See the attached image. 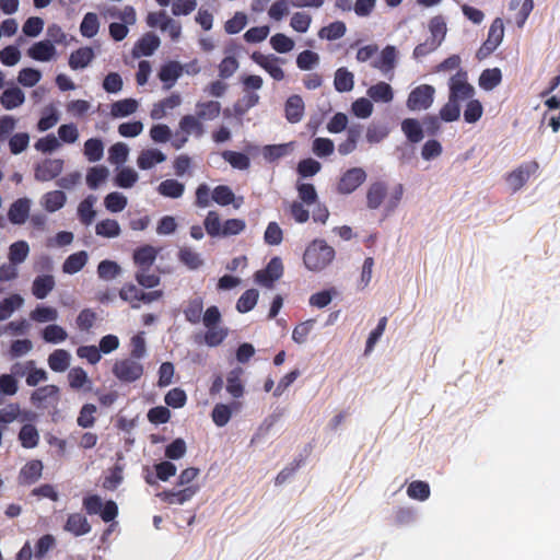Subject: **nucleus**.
Here are the masks:
<instances>
[{
	"instance_id": "nucleus-1",
	"label": "nucleus",
	"mask_w": 560,
	"mask_h": 560,
	"mask_svg": "<svg viewBox=\"0 0 560 560\" xmlns=\"http://www.w3.org/2000/svg\"><path fill=\"white\" fill-rule=\"evenodd\" d=\"M335 258V249L324 240H314L305 249L303 261L311 271H322Z\"/></svg>"
},
{
	"instance_id": "nucleus-2",
	"label": "nucleus",
	"mask_w": 560,
	"mask_h": 560,
	"mask_svg": "<svg viewBox=\"0 0 560 560\" xmlns=\"http://www.w3.org/2000/svg\"><path fill=\"white\" fill-rule=\"evenodd\" d=\"M448 88V97L458 103L467 100L469 101L475 93L474 86L468 83L467 72L463 69H458V71L451 77Z\"/></svg>"
},
{
	"instance_id": "nucleus-3",
	"label": "nucleus",
	"mask_w": 560,
	"mask_h": 560,
	"mask_svg": "<svg viewBox=\"0 0 560 560\" xmlns=\"http://www.w3.org/2000/svg\"><path fill=\"white\" fill-rule=\"evenodd\" d=\"M143 365L131 358L118 360L113 365V374L125 383L138 381L143 375Z\"/></svg>"
},
{
	"instance_id": "nucleus-4",
	"label": "nucleus",
	"mask_w": 560,
	"mask_h": 560,
	"mask_svg": "<svg viewBox=\"0 0 560 560\" xmlns=\"http://www.w3.org/2000/svg\"><path fill=\"white\" fill-rule=\"evenodd\" d=\"M366 173L361 167H352L347 170L340 176L336 190L340 195H350L355 191L365 180Z\"/></svg>"
},
{
	"instance_id": "nucleus-5",
	"label": "nucleus",
	"mask_w": 560,
	"mask_h": 560,
	"mask_svg": "<svg viewBox=\"0 0 560 560\" xmlns=\"http://www.w3.org/2000/svg\"><path fill=\"white\" fill-rule=\"evenodd\" d=\"M504 36V24L501 18H497L492 21L487 39L483 42L481 47L478 50V57L486 58L490 54H492L498 46L501 44Z\"/></svg>"
},
{
	"instance_id": "nucleus-6",
	"label": "nucleus",
	"mask_w": 560,
	"mask_h": 560,
	"mask_svg": "<svg viewBox=\"0 0 560 560\" xmlns=\"http://www.w3.org/2000/svg\"><path fill=\"white\" fill-rule=\"evenodd\" d=\"M538 168L539 164L536 161L524 162L509 173L505 179L511 189L517 191L528 182L532 175L537 173Z\"/></svg>"
},
{
	"instance_id": "nucleus-7",
	"label": "nucleus",
	"mask_w": 560,
	"mask_h": 560,
	"mask_svg": "<svg viewBox=\"0 0 560 560\" xmlns=\"http://www.w3.org/2000/svg\"><path fill=\"white\" fill-rule=\"evenodd\" d=\"M283 275V265L279 257H273L269 260L264 269L255 272V281L268 289L273 287V283L279 280Z\"/></svg>"
},
{
	"instance_id": "nucleus-8",
	"label": "nucleus",
	"mask_w": 560,
	"mask_h": 560,
	"mask_svg": "<svg viewBox=\"0 0 560 560\" xmlns=\"http://www.w3.org/2000/svg\"><path fill=\"white\" fill-rule=\"evenodd\" d=\"M434 88L429 84H421L415 88L407 100V107L410 110L428 109L433 103Z\"/></svg>"
},
{
	"instance_id": "nucleus-9",
	"label": "nucleus",
	"mask_w": 560,
	"mask_h": 560,
	"mask_svg": "<svg viewBox=\"0 0 560 560\" xmlns=\"http://www.w3.org/2000/svg\"><path fill=\"white\" fill-rule=\"evenodd\" d=\"M63 160L46 159L35 167L34 177L38 182H49L61 174Z\"/></svg>"
},
{
	"instance_id": "nucleus-10",
	"label": "nucleus",
	"mask_w": 560,
	"mask_h": 560,
	"mask_svg": "<svg viewBox=\"0 0 560 560\" xmlns=\"http://www.w3.org/2000/svg\"><path fill=\"white\" fill-rule=\"evenodd\" d=\"M59 399V388L56 385L38 387L31 395V402L36 408H47Z\"/></svg>"
},
{
	"instance_id": "nucleus-11",
	"label": "nucleus",
	"mask_w": 560,
	"mask_h": 560,
	"mask_svg": "<svg viewBox=\"0 0 560 560\" xmlns=\"http://www.w3.org/2000/svg\"><path fill=\"white\" fill-rule=\"evenodd\" d=\"M397 49L395 46L387 45L381 51L380 57L372 62V67L380 70L383 74L392 73L396 67Z\"/></svg>"
},
{
	"instance_id": "nucleus-12",
	"label": "nucleus",
	"mask_w": 560,
	"mask_h": 560,
	"mask_svg": "<svg viewBox=\"0 0 560 560\" xmlns=\"http://www.w3.org/2000/svg\"><path fill=\"white\" fill-rule=\"evenodd\" d=\"M184 67L178 61H167L161 66L158 77L166 90L171 89L183 74Z\"/></svg>"
},
{
	"instance_id": "nucleus-13",
	"label": "nucleus",
	"mask_w": 560,
	"mask_h": 560,
	"mask_svg": "<svg viewBox=\"0 0 560 560\" xmlns=\"http://www.w3.org/2000/svg\"><path fill=\"white\" fill-rule=\"evenodd\" d=\"M199 491V486H188L182 490L173 491L166 490L158 495L161 500L167 504H184L189 501Z\"/></svg>"
},
{
	"instance_id": "nucleus-14",
	"label": "nucleus",
	"mask_w": 560,
	"mask_h": 560,
	"mask_svg": "<svg viewBox=\"0 0 560 560\" xmlns=\"http://www.w3.org/2000/svg\"><path fill=\"white\" fill-rule=\"evenodd\" d=\"M63 529L79 537L89 534L92 527L85 515L82 513H71L67 517Z\"/></svg>"
},
{
	"instance_id": "nucleus-15",
	"label": "nucleus",
	"mask_w": 560,
	"mask_h": 560,
	"mask_svg": "<svg viewBox=\"0 0 560 560\" xmlns=\"http://www.w3.org/2000/svg\"><path fill=\"white\" fill-rule=\"evenodd\" d=\"M160 38L154 33L148 32L135 44L132 49L133 56H151L160 47Z\"/></svg>"
},
{
	"instance_id": "nucleus-16",
	"label": "nucleus",
	"mask_w": 560,
	"mask_h": 560,
	"mask_svg": "<svg viewBox=\"0 0 560 560\" xmlns=\"http://www.w3.org/2000/svg\"><path fill=\"white\" fill-rule=\"evenodd\" d=\"M13 372L21 376L27 372L26 384L28 386H36L38 383L47 380L46 371L43 369H36L33 360L27 361L23 368L16 364L13 368Z\"/></svg>"
},
{
	"instance_id": "nucleus-17",
	"label": "nucleus",
	"mask_w": 560,
	"mask_h": 560,
	"mask_svg": "<svg viewBox=\"0 0 560 560\" xmlns=\"http://www.w3.org/2000/svg\"><path fill=\"white\" fill-rule=\"evenodd\" d=\"M42 472L43 463L39 459H32L21 468L19 482L25 486L33 485L42 477Z\"/></svg>"
},
{
	"instance_id": "nucleus-18",
	"label": "nucleus",
	"mask_w": 560,
	"mask_h": 560,
	"mask_svg": "<svg viewBox=\"0 0 560 560\" xmlns=\"http://www.w3.org/2000/svg\"><path fill=\"white\" fill-rule=\"evenodd\" d=\"M305 105L300 95H291L284 104L285 118L291 124H296L304 116Z\"/></svg>"
},
{
	"instance_id": "nucleus-19",
	"label": "nucleus",
	"mask_w": 560,
	"mask_h": 560,
	"mask_svg": "<svg viewBox=\"0 0 560 560\" xmlns=\"http://www.w3.org/2000/svg\"><path fill=\"white\" fill-rule=\"evenodd\" d=\"M387 195V185L384 182L372 183L366 191V206L371 210L378 209Z\"/></svg>"
},
{
	"instance_id": "nucleus-20",
	"label": "nucleus",
	"mask_w": 560,
	"mask_h": 560,
	"mask_svg": "<svg viewBox=\"0 0 560 560\" xmlns=\"http://www.w3.org/2000/svg\"><path fill=\"white\" fill-rule=\"evenodd\" d=\"M30 200L27 198H20L15 200L8 211V219L13 224H23L30 214Z\"/></svg>"
},
{
	"instance_id": "nucleus-21",
	"label": "nucleus",
	"mask_w": 560,
	"mask_h": 560,
	"mask_svg": "<svg viewBox=\"0 0 560 560\" xmlns=\"http://www.w3.org/2000/svg\"><path fill=\"white\" fill-rule=\"evenodd\" d=\"M252 59L259 65L261 68H264L272 79L277 81H281L284 78V72L280 66H278V58L270 59L269 57L260 54V52H254L252 55Z\"/></svg>"
},
{
	"instance_id": "nucleus-22",
	"label": "nucleus",
	"mask_w": 560,
	"mask_h": 560,
	"mask_svg": "<svg viewBox=\"0 0 560 560\" xmlns=\"http://www.w3.org/2000/svg\"><path fill=\"white\" fill-rule=\"evenodd\" d=\"M56 54V48L50 40H40L33 44L28 50L27 55L36 60V61H49Z\"/></svg>"
},
{
	"instance_id": "nucleus-23",
	"label": "nucleus",
	"mask_w": 560,
	"mask_h": 560,
	"mask_svg": "<svg viewBox=\"0 0 560 560\" xmlns=\"http://www.w3.org/2000/svg\"><path fill=\"white\" fill-rule=\"evenodd\" d=\"M158 256V250L151 245H143L133 252V261L138 269L151 268Z\"/></svg>"
},
{
	"instance_id": "nucleus-24",
	"label": "nucleus",
	"mask_w": 560,
	"mask_h": 560,
	"mask_svg": "<svg viewBox=\"0 0 560 560\" xmlns=\"http://www.w3.org/2000/svg\"><path fill=\"white\" fill-rule=\"evenodd\" d=\"M166 160V155L158 149L142 150L137 159V164L140 170H150L155 164L162 163Z\"/></svg>"
},
{
	"instance_id": "nucleus-25",
	"label": "nucleus",
	"mask_w": 560,
	"mask_h": 560,
	"mask_svg": "<svg viewBox=\"0 0 560 560\" xmlns=\"http://www.w3.org/2000/svg\"><path fill=\"white\" fill-rule=\"evenodd\" d=\"M55 278L51 275H42L34 279L32 293L36 299H45L55 288Z\"/></svg>"
},
{
	"instance_id": "nucleus-26",
	"label": "nucleus",
	"mask_w": 560,
	"mask_h": 560,
	"mask_svg": "<svg viewBox=\"0 0 560 560\" xmlns=\"http://www.w3.org/2000/svg\"><path fill=\"white\" fill-rule=\"evenodd\" d=\"M94 58V51L91 47H81L71 52L69 66L71 69H83L90 65Z\"/></svg>"
},
{
	"instance_id": "nucleus-27",
	"label": "nucleus",
	"mask_w": 560,
	"mask_h": 560,
	"mask_svg": "<svg viewBox=\"0 0 560 560\" xmlns=\"http://www.w3.org/2000/svg\"><path fill=\"white\" fill-rule=\"evenodd\" d=\"M178 127L182 133L188 136L201 137L205 133L203 125L196 115H184L179 120Z\"/></svg>"
},
{
	"instance_id": "nucleus-28",
	"label": "nucleus",
	"mask_w": 560,
	"mask_h": 560,
	"mask_svg": "<svg viewBox=\"0 0 560 560\" xmlns=\"http://www.w3.org/2000/svg\"><path fill=\"white\" fill-rule=\"evenodd\" d=\"M95 202L96 197L89 195L79 203L78 217L82 224L90 225L94 221L96 217V211L94 210Z\"/></svg>"
},
{
	"instance_id": "nucleus-29",
	"label": "nucleus",
	"mask_w": 560,
	"mask_h": 560,
	"mask_svg": "<svg viewBox=\"0 0 560 560\" xmlns=\"http://www.w3.org/2000/svg\"><path fill=\"white\" fill-rule=\"evenodd\" d=\"M25 101V95L20 88H10L3 91L0 103L1 105L10 110L21 106Z\"/></svg>"
},
{
	"instance_id": "nucleus-30",
	"label": "nucleus",
	"mask_w": 560,
	"mask_h": 560,
	"mask_svg": "<svg viewBox=\"0 0 560 560\" xmlns=\"http://www.w3.org/2000/svg\"><path fill=\"white\" fill-rule=\"evenodd\" d=\"M221 113V104L217 101L198 102L196 104V116L200 120H213Z\"/></svg>"
},
{
	"instance_id": "nucleus-31",
	"label": "nucleus",
	"mask_w": 560,
	"mask_h": 560,
	"mask_svg": "<svg viewBox=\"0 0 560 560\" xmlns=\"http://www.w3.org/2000/svg\"><path fill=\"white\" fill-rule=\"evenodd\" d=\"M203 311V300L200 296L188 300L183 313L185 319L190 324H198L201 320Z\"/></svg>"
},
{
	"instance_id": "nucleus-32",
	"label": "nucleus",
	"mask_w": 560,
	"mask_h": 560,
	"mask_svg": "<svg viewBox=\"0 0 560 560\" xmlns=\"http://www.w3.org/2000/svg\"><path fill=\"white\" fill-rule=\"evenodd\" d=\"M71 355L65 349H56L48 357V365L54 372H65L70 365Z\"/></svg>"
},
{
	"instance_id": "nucleus-33",
	"label": "nucleus",
	"mask_w": 560,
	"mask_h": 560,
	"mask_svg": "<svg viewBox=\"0 0 560 560\" xmlns=\"http://www.w3.org/2000/svg\"><path fill=\"white\" fill-rule=\"evenodd\" d=\"M366 93L371 100L377 103H389L394 97L392 86L385 82H378L370 86Z\"/></svg>"
},
{
	"instance_id": "nucleus-34",
	"label": "nucleus",
	"mask_w": 560,
	"mask_h": 560,
	"mask_svg": "<svg viewBox=\"0 0 560 560\" xmlns=\"http://www.w3.org/2000/svg\"><path fill=\"white\" fill-rule=\"evenodd\" d=\"M67 201L66 194L61 190L46 192L42 198V205L48 212H55L61 209Z\"/></svg>"
},
{
	"instance_id": "nucleus-35",
	"label": "nucleus",
	"mask_w": 560,
	"mask_h": 560,
	"mask_svg": "<svg viewBox=\"0 0 560 560\" xmlns=\"http://www.w3.org/2000/svg\"><path fill=\"white\" fill-rule=\"evenodd\" d=\"M88 258V254L84 250L71 254L65 260L62 271L69 275L79 272L86 265Z\"/></svg>"
},
{
	"instance_id": "nucleus-36",
	"label": "nucleus",
	"mask_w": 560,
	"mask_h": 560,
	"mask_svg": "<svg viewBox=\"0 0 560 560\" xmlns=\"http://www.w3.org/2000/svg\"><path fill=\"white\" fill-rule=\"evenodd\" d=\"M19 441L24 448H34L38 445L39 433L34 424H24L19 432Z\"/></svg>"
},
{
	"instance_id": "nucleus-37",
	"label": "nucleus",
	"mask_w": 560,
	"mask_h": 560,
	"mask_svg": "<svg viewBox=\"0 0 560 560\" xmlns=\"http://www.w3.org/2000/svg\"><path fill=\"white\" fill-rule=\"evenodd\" d=\"M160 195L173 199L180 198L185 191V185L176 179H165L158 187Z\"/></svg>"
},
{
	"instance_id": "nucleus-38",
	"label": "nucleus",
	"mask_w": 560,
	"mask_h": 560,
	"mask_svg": "<svg viewBox=\"0 0 560 560\" xmlns=\"http://www.w3.org/2000/svg\"><path fill=\"white\" fill-rule=\"evenodd\" d=\"M177 257L182 264L191 270L198 269L203 264L200 255L196 253L191 247H180Z\"/></svg>"
},
{
	"instance_id": "nucleus-39",
	"label": "nucleus",
	"mask_w": 560,
	"mask_h": 560,
	"mask_svg": "<svg viewBox=\"0 0 560 560\" xmlns=\"http://www.w3.org/2000/svg\"><path fill=\"white\" fill-rule=\"evenodd\" d=\"M502 81V73L499 68L486 69L479 78V85L486 91H491Z\"/></svg>"
},
{
	"instance_id": "nucleus-40",
	"label": "nucleus",
	"mask_w": 560,
	"mask_h": 560,
	"mask_svg": "<svg viewBox=\"0 0 560 560\" xmlns=\"http://www.w3.org/2000/svg\"><path fill=\"white\" fill-rule=\"evenodd\" d=\"M95 233L102 237L113 238L120 235L121 229L116 220L104 219L95 225Z\"/></svg>"
},
{
	"instance_id": "nucleus-41",
	"label": "nucleus",
	"mask_w": 560,
	"mask_h": 560,
	"mask_svg": "<svg viewBox=\"0 0 560 560\" xmlns=\"http://www.w3.org/2000/svg\"><path fill=\"white\" fill-rule=\"evenodd\" d=\"M83 153L89 162H97L104 155V144L98 138L88 139L84 143Z\"/></svg>"
},
{
	"instance_id": "nucleus-42",
	"label": "nucleus",
	"mask_w": 560,
	"mask_h": 560,
	"mask_svg": "<svg viewBox=\"0 0 560 560\" xmlns=\"http://www.w3.org/2000/svg\"><path fill=\"white\" fill-rule=\"evenodd\" d=\"M353 78V73L348 71L346 68L337 69L334 79L335 89L341 93L351 91L354 85Z\"/></svg>"
},
{
	"instance_id": "nucleus-43",
	"label": "nucleus",
	"mask_w": 560,
	"mask_h": 560,
	"mask_svg": "<svg viewBox=\"0 0 560 560\" xmlns=\"http://www.w3.org/2000/svg\"><path fill=\"white\" fill-rule=\"evenodd\" d=\"M401 129L407 139L412 143H418L423 138V130L420 122L413 118H407L401 122Z\"/></svg>"
},
{
	"instance_id": "nucleus-44",
	"label": "nucleus",
	"mask_w": 560,
	"mask_h": 560,
	"mask_svg": "<svg viewBox=\"0 0 560 560\" xmlns=\"http://www.w3.org/2000/svg\"><path fill=\"white\" fill-rule=\"evenodd\" d=\"M346 24L341 21H336L318 31V37L327 40H336L346 34Z\"/></svg>"
},
{
	"instance_id": "nucleus-45",
	"label": "nucleus",
	"mask_w": 560,
	"mask_h": 560,
	"mask_svg": "<svg viewBox=\"0 0 560 560\" xmlns=\"http://www.w3.org/2000/svg\"><path fill=\"white\" fill-rule=\"evenodd\" d=\"M138 108V102L133 98H125L112 104L110 114L114 117H126Z\"/></svg>"
},
{
	"instance_id": "nucleus-46",
	"label": "nucleus",
	"mask_w": 560,
	"mask_h": 560,
	"mask_svg": "<svg viewBox=\"0 0 560 560\" xmlns=\"http://www.w3.org/2000/svg\"><path fill=\"white\" fill-rule=\"evenodd\" d=\"M292 143H282V144H268L262 148V155L266 161L275 162L285 155H288L291 151Z\"/></svg>"
},
{
	"instance_id": "nucleus-47",
	"label": "nucleus",
	"mask_w": 560,
	"mask_h": 560,
	"mask_svg": "<svg viewBox=\"0 0 560 560\" xmlns=\"http://www.w3.org/2000/svg\"><path fill=\"white\" fill-rule=\"evenodd\" d=\"M30 253V246L25 241H18L9 247V260L12 265L22 264Z\"/></svg>"
},
{
	"instance_id": "nucleus-48",
	"label": "nucleus",
	"mask_w": 560,
	"mask_h": 560,
	"mask_svg": "<svg viewBox=\"0 0 560 560\" xmlns=\"http://www.w3.org/2000/svg\"><path fill=\"white\" fill-rule=\"evenodd\" d=\"M222 158L233 167L236 170H247L250 165L249 158L242 152L231 151L226 150L222 153Z\"/></svg>"
},
{
	"instance_id": "nucleus-49",
	"label": "nucleus",
	"mask_w": 560,
	"mask_h": 560,
	"mask_svg": "<svg viewBox=\"0 0 560 560\" xmlns=\"http://www.w3.org/2000/svg\"><path fill=\"white\" fill-rule=\"evenodd\" d=\"M259 293L256 289L246 290L236 302V310L240 313H247L252 311L258 301Z\"/></svg>"
},
{
	"instance_id": "nucleus-50",
	"label": "nucleus",
	"mask_w": 560,
	"mask_h": 560,
	"mask_svg": "<svg viewBox=\"0 0 560 560\" xmlns=\"http://www.w3.org/2000/svg\"><path fill=\"white\" fill-rule=\"evenodd\" d=\"M430 486L425 481L416 480L409 483L407 494L410 499L425 501L430 497Z\"/></svg>"
},
{
	"instance_id": "nucleus-51",
	"label": "nucleus",
	"mask_w": 560,
	"mask_h": 560,
	"mask_svg": "<svg viewBox=\"0 0 560 560\" xmlns=\"http://www.w3.org/2000/svg\"><path fill=\"white\" fill-rule=\"evenodd\" d=\"M203 226L209 236L220 237L222 232L220 214L214 210L209 211L203 220Z\"/></svg>"
},
{
	"instance_id": "nucleus-52",
	"label": "nucleus",
	"mask_w": 560,
	"mask_h": 560,
	"mask_svg": "<svg viewBox=\"0 0 560 560\" xmlns=\"http://www.w3.org/2000/svg\"><path fill=\"white\" fill-rule=\"evenodd\" d=\"M429 31L431 33L430 38L438 40L439 45H441L447 32L444 18L441 15L432 18L429 22Z\"/></svg>"
},
{
	"instance_id": "nucleus-53",
	"label": "nucleus",
	"mask_w": 560,
	"mask_h": 560,
	"mask_svg": "<svg viewBox=\"0 0 560 560\" xmlns=\"http://www.w3.org/2000/svg\"><path fill=\"white\" fill-rule=\"evenodd\" d=\"M108 177V170L103 166H93L86 174V184L91 189H96Z\"/></svg>"
},
{
	"instance_id": "nucleus-54",
	"label": "nucleus",
	"mask_w": 560,
	"mask_h": 560,
	"mask_svg": "<svg viewBox=\"0 0 560 560\" xmlns=\"http://www.w3.org/2000/svg\"><path fill=\"white\" fill-rule=\"evenodd\" d=\"M98 28L100 23L97 15L92 12L86 13L80 24V32L82 36L88 38L94 37L97 34Z\"/></svg>"
},
{
	"instance_id": "nucleus-55",
	"label": "nucleus",
	"mask_w": 560,
	"mask_h": 560,
	"mask_svg": "<svg viewBox=\"0 0 560 560\" xmlns=\"http://www.w3.org/2000/svg\"><path fill=\"white\" fill-rule=\"evenodd\" d=\"M141 291L142 290L135 284L127 283L120 289L119 296L121 300L128 302L132 308H139Z\"/></svg>"
},
{
	"instance_id": "nucleus-56",
	"label": "nucleus",
	"mask_w": 560,
	"mask_h": 560,
	"mask_svg": "<svg viewBox=\"0 0 560 560\" xmlns=\"http://www.w3.org/2000/svg\"><path fill=\"white\" fill-rule=\"evenodd\" d=\"M23 304V299L19 294H13L0 301V320L11 316L15 308Z\"/></svg>"
},
{
	"instance_id": "nucleus-57",
	"label": "nucleus",
	"mask_w": 560,
	"mask_h": 560,
	"mask_svg": "<svg viewBox=\"0 0 560 560\" xmlns=\"http://www.w3.org/2000/svg\"><path fill=\"white\" fill-rule=\"evenodd\" d=\"M211 197L212 201L223 207L231 205L235 199L233 190L226 185L217 186L213 189Z\"/></svg>"
},
{
	"instance_id": "nucleus-58",
	"label": "nucleus",
	"mask_w": 560,
	"mask_h": 560,
	"mask_svg": "<svg viewBox=\"0 0 560 560\" xmlns=\"http://www.w3.org/2000/svg\"><path fill=\"white\" fill-rule=\"evenodd\" d=\"M67 331L59 325L51 324L44 328L43 339L49 343H59L67 339Z\"/></svg>"
},
{
	"instance_id": "nucleus-59",
	"label": "nucleus",
	"mask_w": 560,
	"mask_h": 560,
	"mask_svg": "<svg viewBox=\"0 0 560 560\" xmlns=\"http://www.w3.org/2000/svg\"><path fill=\"white\" fill-rule=\"evenodd\" d=\"M127 202V198L117 191L109 192L104 199L105 208L109 212L114 213L122 211L126 208Z\"/></svg>"
},
{
	"instance_id": "nucleus-60",
	"label": "nucleus",
	"mask_w": 560,
	"mask_h": 560,
	"mask_svg": "<svg viewBox=\"0 0 560 560\" xmlns=\"http://www.w3.org/2000/svg\"><path fill=\"white\" fill-rule=\"evenodd\" d=\"M21 416V409L18 404H9L0 409V428L7 429V425L18 420Z\"/></svg>"
},
{
	"instance_id": "nucleus-61",
	"label": "nucleus",
	"mask_w": 560,
	"mask_h": 560,
	"mask_svg": "<svg viewBox=\"0 0 560 560\" xmlns=\"http://www.w3.org/2000/svg\"><path fill=\"white\" fill-rule=\"evenodd\" d=\"M97 408L93 404H85L80 410V413L77 419V423L81 428H92L95 423V412Z\"/></svg>"
},
{
	"instance_id": "nucleus-62",
	"label": "nucleus",
	"mask_w": 560,
	"mask_h": 560,
	"mask_svg": "<svg viewBox=\"0 0 560 560\" xmlns=\"http://www.w3.org/2000/svg\"><path fill=\"white\" fill-rule=\"evenodd\" d=\"M150 268L138 269L135 275L136 281L139 285L145 289H152L160 284L161 278L155 273H149Z\"/></svg>"
},
{
	"instance_id": "nucleus-63",
	"label": "nucleus",
	"mask_w": 560,
	"mask_h": 560,
	"mask_svg": "<svg viewBox=\"0 0 560 560\" xmlns=\"http://www.w3.org/2000/svg\"><path fill=\"white\" fill-rule=\"evenodd\" d=\"M138 178L139 176L135 170L124 167L117 173L115 183L121 188H131L138 182Z\"/></svg>"
},
{
	"instance_id": "nucleus-64",
	"label": "nucleus",
	"mask_w": 560,
	"mask_h": 560,
	"mask_svg": "<svg viewBox=\"0 0 560 560\" xmlns=\"http://www.w3.org/2000/svg\"><path fill=\"white\" fill-rule=\"evenodd\" d=\"M42 79L39 70L34 68H23L18 75V82L27 88L36 85Z\"/></svg>"
}]
</instances>
